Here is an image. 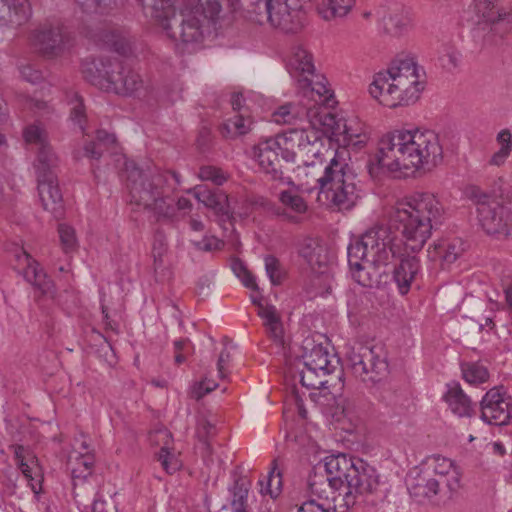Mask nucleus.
I'll use <instances>...</instances> for the list:
<instances>
[{
	"instance_id": "obj_55",
	"label": "nucleus",
	"mask_w": 512,
	"mask_h": 512,
	"mask_svg": "<svg viewBox=\"0 0 512 512\" xmlns=\"http://www.w3.org/2000/svg\"><path fill=\"white\" fill-rule=\"evenodd\" d=\"M218 387V383L214 380L204 377L203 380L196 382L192 387V397L196 400L201 399L206 394L212 392Z\"/></svg>"
},
{
	"instance_id": "obj_7",
	"label": "nucleus",
	"mask_w": 512,
	"mask_h": 512,
	"mask_svg": "<svg viewBox=\"0 0 512 512\" xmlns=\"http://www.w3.org/2000/svg\"><path fill=\"white\" fill-rule=\"evenodd\" d=\"M320 127L322 128L321 131L316 126L288 130L292 151H296V157H299V160L305 167L314 168L319 165L322 168L324 162H326V156L333 152L325 146L324 141L326 138L324 134H330L331 138L343 145H349L354 136L347 128L348 133L339 135L338 141L331 132L326 131L324 126Z\"/></svg>"
},
{
	"instance_id": "obj_54",
	"label": "nucleus",
	"mask_w": 512,
	"mask_h": 512,
	"mask_svg": "<svg viewBox=\"0 0 512 512\" xmlns=\"http://www.w3.org/2000/svg\"><path fill=\"white\" fill-rule=\"evenodd\" d=\"M71 120L77 124L82 132H85V122H86V114L85 107L82 102V99L75 94V104L71 108L70 112Z\"/></svg>"
},
{
	"instance_id": "obj_12",
	"label": "nucleus",
	"mask_w": 512,
	"mask_h": 512,
	"mask_svg": "<svg viewBox=\"0 0 512 512\" xmlns=\"http://www.w3.org/2000/svg\"><path fill=\"white\" fill-rule=\"evenodd\" d=\"M289 140V131H286L259 142L254 148V155L260 168L274 181L285 180L282 162L295 161L296 151H292Z\"/></svg>"
},
{
	"instance_id": "obj_33",
	"label": "nucleus",
	"mask_w": 512,
	"mask_h": 512,
	"mask_svg": "<svg viewBox=\"0 0 512 512\" xmlns=\"http://www.w3.org/2000/svg\"><path fill=\"white\" fill-rule=\"evenodd\" d=\"M477 8L483 19L491 25L504 24L508 28L512 27V7L506 8L492 0H482Z\"/></svg>"
},
{
	"instance_id": "obj_28",
	"label": "nucleus",
	"mask_w": 512,
	"mask_h": 512,
	"mask_svg": "<svg viewBox=\"0 0 512 512\" xmlns=\"http://www.w3.org/2000/svg\"><path fill=\"white\" fill-rule=\"evenodd\" d=\"M308 0H266L265 8L269 22L275 27L284 28L292 11L302 9Z\"/></svg>"
},
{
	"instance_id": "obj_51",
	"label": "nucleus",
	"mask_w": 512,
	"mask_h": 512,
	"mask_svg": "<svg viewBox=\"0 0 512 512\" xmlns=\"http://www.w3.org/2000/svg\"><path fill=\"white\" fill-rule=\"evenodd\" d=\"M23 137L27 143L36 144L39 147H42V145H48L45 130L36 124L27 126L23 131Z\"/></svg>"
},
{
	"instance_id": "obj_37",
	"label": "nucleus",
	"mask_w": 512,
	"mask_h": 512,
	"mask_svg": "<svg viewBox=\"0 0 512 512\" xmlns=\"http://www.w3.org/2000/svg\"><path fill=\"white\" fill-rule=\"evenodd\" d=\"M252 124L253 122L250 117H245L244 114L239 113L226 120L222 124L220 131L225 138L234 139L247 134L251 130Z\"/></svg>"
},
{
	"instance_id": "obj_42",
	"label": "nucleus",
	"mask_w": 512,
	"mask_h": 512,
	"mask_svg": "<svg viewBox=\"0 0 512 512\" xmlns=\"http://www.w3.org/2000/svg\"><path fill=\"white\" fill-rule=\"evenodd\" d=\"M232 494L231 507L233 512H246L248 487L245 482L238 478L230 488Z\"/></svg>"
},
{
	"instance_id": "obj_9",
	"label": "nucleus",
	"mask_w": 512,
	"mask_h": 512,
	"mask_svg": "<svg viewBox=\"0 0 512 512\" xmlns=\"http://www.w3.org/2000/svg\"><path fill=\"white\" fill-rule=\"evenodd\" d=\"M465 195L477 205L478 220L483 230L490 235H509L512 231V214L503 202L498 200L502 194L487 193L477 185H469Z\"/></svg>"
},
{
	"instance_id": "obj_14",
	"label": "nucleus",
	"mask_w": 512,
	"mask_h": 512,
	"mask_svg": "<svg viewBox=\"0 0 512 512\" xmlns=\"http://www.w3.org/2000/svg\"><path fill=\"white\" fill-rule=\"evenodd\" d=\"M16 270L30 283L39 296L54 299L56 289L53 281L48 277L39 262L28 254L23 248L14 251Z\"/></svg>"
},
{
	"instance_id": "obj_63",
	"label": "nucleus",
	"mask_w": 512,
	"mask_h": 512,
	"mask_svg": "<svg viewBox=\"0 0 512 512\" xmlns=\"http://www.w3.org/2000/svg\"><path fill=\"white\" fill-rule=\"evenodd\" d=\"M104 151L105 150L95 141H90L84 146V155L95 160H99L102 157Z\"/></svg>"
},
{
	"instance_id": "obj_36",
	"label": "nucleus",
	"mask_w": 512,
	"mask_h": 512,
	"mask_svg": "<svg viewBox=\"0 0 512 512\" xmlns=\"http://www.w3.org/2000/svg\"><path fill=\"white\" fill-rule=\"evenodd\" d=\"M496 143L499 149L492 154L489 164L501 167L512 153V132L508 128L500 130L496 135Z\"/></svg>"
},
{
	"instance_id": "obj_56",
	"label": "nucleus",
	"mask_w": 512,
	"mask_h": 512,
	"mask_svg": "<svg viewBox=\"0 0 512 512\" xmlns=\"http://www.w3.org/2000/svg\"><path fill=\"white\" fill-rule=\"evenodd\" d=\"M216 434V426L215 423L206 417H201L197 421V436L198 438L205 442L207 445V439Z\"/></svg>"
},
{
	"instance_id": "obj_2",
	"label": "nucleus",
	"mask_w": 512,
	"mask_h": 512,
	"mask_svg": "<svg viewBox=\"0 0 512 512\" xmlns=\"http://www.w3.org/2000/svg\"><path fill=\"white\" fill-rule=\"evenodd\" d=\"M376 160L381 168L406 176L438 166L443 148L432 130H394L380 138Z\"/></svg>"
},
{
	"instance_id": "obj_24",
	"label": "nucleus",
	"mask_w": 512,
	"mask_h": 512,
	"mask_svg": "<svg viewBox=\"0 0 512 512\" xmlns=\"http://www.w3.org/2000/svg\"><path fill=\"white\" fill-rule=\"evenodd\" d=\"M37 180L39 197L43 208L55 218L62 217L64 214L63 197L56 176L39 178Z\"/></svg>"
},
{
	"instance_id": "obj_3",
	"label": "nucleus",
	"mask_w": 512,
	"mask_h": 512,
	"mask_svg": "<svg viewBox=\"0 0 512 512\" xmlns=\"http://www.w3.org/2000/svg\"><path fill=\"white\" fill-rule=\"evenodd\" d=\"M223 2L232 11L239 7V0H153L152 17L173 41L196 44L203 39L199 16L214 21Z\"/></svg>"
},
{
	"instance_id": "obj_47",
	"label": "nucleus",
	"mask_w": 512,
	"mask_h": 512,
	"mask_svg": "<svg viewBox=\"0 0 512 512\" xmlns=\"http://www.w3.org/2000/svg\"><path fill=\"white\" fill-rule=\"evenodd\" d=\"M321 372L312 369L311 367H305L300 372V382L302 386L308 389H319L326 381L321 378Z\"/></svg>"
},
{
	"instance_id": "obj_57",
	"label": "nucleus",
	"mask_w": 512,
	"mask_h": 512,
	"mask_svg": "<svg viewBox=\"0 0 512 512\" xmlns=\"http://www.w3.org/2000/svg\"><path fill=\"white\" fill-rule=\"evenodd\" d=\"M258 315L263 319L264 326H269L270 324H282L281 317L276 307L273 305H260Z\"/></svg>"
},
{
	"instance_id": "obj_15",
	"label": "nucleus",
	"mask_w": 512,
	"mask_h": 512,
	"mask_svg": "<svg viewBox=\"0 0 512 512\" xmlns=\"http://www.w3.org/2000/svg\"><path fill=\"white\" fill-rule=\"evenodd\" d=\"M481 419L490 425H507L512 419L511 398L498 388L490 389L481 401Z\"/></svg>"
},
{
	"instance_id": "obj_52",
	"label": "nucleus",
	"mask_w": 512,
	"mask_h": 512,
	"mask_svg": "<svg viewBox=\"0 0 512 512\" xmlns=\"http://www.w3.org/2000/svg\"><path fill=\"white\" fill-rule=\"evenodd\" d=\"M465 248L460 239H454L443 247L442 258L447 263L455 262L464 252Z\"/></svg>"
},
{
	"instance_id": "obj_34",
	"label": "nucleus",
	"mask_w": 512,
	"mask_h": 512,
	"mask_svg": "<svg viewBox=\"0 0 512 512\" xmlns=\"http://www.w3.org/2000/svg\"><path fill=\"white\" fill-rule=\"evenodd\" d=\"M382 75L388 81L403 80L405 78L419 79L417 64L410 57L394 59L385 71H380L375 76Z\"/></svg>"
},
{
	"instance_id": "obj_49",
	"label": "nucleus",
	"mask_w": 512,
	"mask_h": 512,
	"mask_svg": "<svg viewBox=\"0 0 512 512\" xmlns=\"http://www.w3.org/2000/svg\"><path fill=\"white\" fill-rule=\"evenodd\" d=\"M20 101L26 108L34 111L42 117L48 116L54 112V108L48 102L43 100L34 99L29 96L21 95Z\"/></svg>"
},
{
	"instance_id": "obj_58",
	"label": "nucleus",
	"mask_w": 512,
	"mask_h": 512,
	"mask_svg": "<svg viewBox=\"0 0 512 512\" xmlns=\"http://www.w3.org/2000/svg\"><path fill=\"white\" fill-rule=\"evenodd\" d=\"M193 244L199 250L213 251L219 250L223 246V242L214 236L205 235L201 241H194Z\"/></svg>"
},
{
	"instance_id": "obj_41",
	"label": "nucleus",
	"mask_w": 512,
	"mask_h": 512,
	"mask_svg": "<svg viewBox=\"0 0 512 512\" xmlns=\"http://www.w3.org/2000/svg\"><path fill=\"white\" fill-rule=\"evenodd\" d=\"M463 378L470 384H481L488 380V369L478 362H467L461 365Z\"/></svg>"
},
{
	"instance_id": "obj_38",
	"label": "nucleus",
	"mask_w": 512,
	"mask_h": 512,
	"mask_svg": "<svg viewBox=\"0 0 512 512\" xmlns=\"http://www.w3.org/2000/svg\"><path fill=\"white\" fill-rule=\"evenodd\" d=\"M354 4L355 0H322L318 11L325 20H332L346 16Z\"/></svg>"
},
{
	"instance_id": "obj_30",
	"label": "nucleus",
	"mask_w": 512,
	"mask_h": 512,
	"mask_svg": "<svg viewBox=\"0 0 512 512\" xmlns=\"http://www.w3.org/2000/svg\"><path fill=\"white\" fill-rule=\"evenodd\" d=\"M279 201L282 207L276 208L274 213L292 223H298L299 215L304 214L308 209L304 198L290 190L281 191Z\"/></svg>"
},
{
	"instance_id": "obj_29",
	"label": "nucleus",
	"mask_w": 512,
	"mask_h": 512,
	"mask_svg": "<svg viewBox=\"0 0 512 512\" xmlns=\"http://www.w3.org/2000/svg\"><path fill=\"white\" fill-rule=\"evenodd\" d=\"M304 348L308 350L303 355L305 367H311L321 372L322 376L331 374L336 369L338 360H335V355L329 353L327 347L318 344L313 345L310 349L307 345Z\"/></svg>"
},
{
	"instance_id": "obj_46",
	"label": "nucleus",
	"mask_w": 512,
	"mask_h": 512,
	"mask_svg": "<svg viewBox=\"0 0 512 512\" xmlns=\"http://www.w3.org/2000/svg\"><path fill=\"white\" fill-rule=\"evenodd\" d=\"M198 175L202 181H211L218 186L223 185L228 178L227 174L221 168L211 165L202 166L199 169Z\"/></svg>"
},
{
	"instance_id": "obj_6",
	"label": "nucleus",
	"mask_w": 512,
	"mask_h": 512,
	"mask_svg": "<svg viewBox=\"0 0 512 512\" xmlns=\"http://www.w3.org/2000/svg\"><path fill=\"white\" fill-rule=\"evenodd\" d=\"M337 464H331L336 474L341 475L343 492H350L353 501L349 508L354 506L358 498L374 495L379 490L380 476L377 470L360 458L347 454H339Z\"/></svg>"
},
{
	"instance_id": "obj_11",
	"label": "nucleus",
	"mask_w": 512,
	"mask_h": 512,
	"mask_svg": "<svg viewBox=\"0 0 512 512\" xmlns=\"http://www.w3.org/2000/svg\"><path fill=\"white\" fill-rule=\"evenodd\" d=\"M423 89L424 83L419 79L405 78L388 81L382 75L374 76L369 92L380 104L396 108L416 103Z\"/></svg>"
},
{
	"instance_id": "obj_1",
	"label": "nucleus",
	"mask_w": 512,
	"mask_h": 512,
	"mask_svg": "<svg viewBox=\"0 0 512 512\" xmlns=\"http://www.w3.org/2000/svg\"><path fill=\"white\" fill-rule=\"evenodd\" d=\"M444 208L431 193L416 192L396 201L387 224H376L360 239L350 243L347 258L350 267L383 264L403 249L421 251L443 219Z\"/></svg>"
},
{
	"instance_id": "obj_31",
	"label": "nucleus",
	"mask_w": 512,
	"mask_h": 512,
	"mask_svg": "<svg viewBox=\"0 0 512 512\" xmlns=\"http://www.w3.org/2000/svg\"><path fill=\"white\" fill-rule=\"evenodd\" d=\"M192 192L200 203L213 210L215 214L229 217L228 197L224 192L221 190L212 191L203 185L194 187Z\"/></svg>"
},
{
	"instance_id": "obj_35",
	"label": "nucleus",
	"mask_w": 512,
	"mask_h": 512,
	"mask_svg": "<svg viewBox=\"0 0 512 512\" xmlns=\"http://www.w3.org/2000/svg\"><path fill=\"white\" fill-rule=\"evenodd\" d=\"M57 164L58 157L56 156V154L54 153L49 144L42 145V147H39L37 159L34 164L37 179L54 177V169L56 168Z\"/></svg>"
},
{
	"instance_id": "obj_21",
	"label": "nucleus",
	"mask_w": 512,
	"mask_h": 512,
	"mask_svg": "<svg viewBox=\"0 0 512 512\" xmlns=\"http://www.w3.org/2000/svg\"><path fill=\"white\" fill-rule=\"evenodd\" d=\"M33 48L45 57L58 55L63 48V31L60 26H43L31 38Z\"/></svg>"
},
{
	"instance_id": "obj_59",
	"label": "nucleus",
	"mask_w": 512,
	"mask_h": 512,
	"mask_svg": "<svg viewBox=\"0 0 512 512\" xmlns=\"http://www.w3.org/2000/svg\"><path fill=\"white\" fill-rule=\"evenodd\" d=\"M94 141L105 151L112 149L114 146H116L117 143L115 134L109 133L106 130H98L96 133V139Z\"/></svg>"
},
{
	"instance_id": "obj_19",
	"label": "nucleus",
	"mask_w": 512,
	"mask_h": 512,
	"mask_svg": "<svg viewBox=\"0 0 512 512\" xmlns=\"http://www.w3.org/2000/svg\"><path fill=\"white\" fill-rule=\"evenodd\" d=\"M14 453L16 464L25 476L32 491L38 494L41 491L43 475L41 467L33 452L23 445L14 444L10 446Z\"/></svg>"
},
{
	"instance_id": "obj_13",
	"label": "nucleus",
	"mask_w": 512,
	"mask_h": 512,
	"mask_svg": "<svg viewBox=\"0 0 512 512\" xmlns=\"http://www.w3.org/2000/svg\"><path fill=\"white\" fill-rule=\"evenodd\" d=\"M277 124H292L297 119L307 118L310 126H324L327 132H331L339 140V135L347 134V125L342 120H337L330 111H317L314 107L300 99L298 104L287 103L282 105L272 115Z\"/></svg>"
},
{
	"instance_id": "obj_25",
	"label": "nucleus",
	"mask_w": 512,
	"mask_h": 512,
	"mask_svg": "<svg viewBox=\"0 0 512 512\" xmlns=\"http://www.w3.org/2000/svg\"><path fill=\"white\" fill-rule=\"evenodd\" d=\"M112 64L114 59L110 58L85 59L81 64V71L88 82L106 91Z\"/></svg>"
},
{
	"instance_id": "obj_10",
	"label": "nucleus",
	"mask_w": 512,
	"mask_h": 512,
	"mask_svg": "<svg viewBox=\"0 0 512 512\" xmlns=\"http://www.w3.org/2000/svg\"><path fill=\"white\" fill-rule=\"evenodd\" d=\"M346 368L367 385H375L386 377L388 362L380 346L359 344L346 353Z\"/></svg>"
},
{
	"instance_id": "obj_5",
	"label": "nucleus",
	"mask_w": 512,
	"mask_h": 512,
	"mask_svg": "<svg viewBox=\"0 0 512 512\" xmlns=\"http://www.w3.org/2000/svg\"><path fill=\"white\" fill-rule=\"evenodd\" d=\"M316 184L319 193L324 194L339 211L352 209L360 198L357 175L338 151L333 152L322 173L316 178Z\"/></svg>"
},
{
	"instance_id": "obj_26",
	"label": "nucleus",
	"mask_w": 512,
	"mask_h": 512,
	"mask_svg": "<svg viewBox=\"0 0 512 512\" xmlns=\"http://www.w3.org/2000/svg\"><path fill=\"white\" fill-rule=\"evenodd\" d=\"M299 255L313 270H321L329 263L328 249L318 238H304L299 245ZM320 272L323 273V271Z\"/></svg>"
},
{
	"instance_id": "obj_45",
	"label": "nucleus",
	"mask_w": 512,
	"mask_h": 512,
	"mask_svg": "<svg viewBox=\"0 0 512 512\" xmlns=\"http://www.w3.org/2000/svg\"><path fill=\"white\" fill-rule=\"evenodd\" d=\"M167 252V240L163 233L157 232L154 236L152 246V256L154 260V269L157 270L163 266L164 256Z\"/></svg>"
},
{
	"instance_id": "obj_64",
	"label": "nucleus",
	"mask_w": 512,
	"mask_h": 512,
	"mask_svg": "<svg viewBox=\"0 0 512 512\" xmlns=\"http://www.w3.org/2000/svg\"><path fill=\"white\" fill-rule=\"evenodd\" d=\"M92 512H117V508L114 503H108L97 497L93 501Z\"/></svg>"
},
{
	"instance_id": "obj_22",
	"label": "nucleus",
	"mask_w": 512,
	"mask_h": 512,
	"mask_svg": "<svg viewBox=\"0 0 512 512\" xmlns=\"http://www.w3.org/2000/svg\"><path fill=\"white\" fill-rule=\"evenodd\" d=\"M406 485L410 496L418 503H423L438 494L444 495V492H447L435 477L422 471L416 472L415 476L410 474L406 479Z\"/></svg>"
},
{
	"instance_id": "obj_44",
	"label": "nucleus",
	"mask_w": 512,
	"mask_h": 512,
	"mask_svg": "<svg viewBox=\"0 0 512 512\" xmlns=\"http://www.w3.org/2000/svg\"><path fill=\"white\" fill-rule=\"evenodd\" d=\"M158 460L168 474H174L181 467V461L167 446H163L158 453Z\"/></svg>"
},
{
	"instance_id": "obj_50",
	"label": "nucleus",
	"mask_w": 512,
	"mask_h": 512,
	"mask_svg": "<svg viewBox=\"0 0 512 512\" xmlns=\"http://www.w3.org/2000/svg\"><path fill=\"white\" fill-rule=\"evenodd\" d=\"M266 273L272 284L278 285L282 282L284 272L279 260L273 255H267L264 258Z\"/></svg>"
},
{
	"instance_id": "obj_23",
	"label": "nucleus",
	"mask_w": 512,
	"mask_h": 512,
	"mask_svg": "<svg viewBox=\"0 0 512 512\" xmlns=\"http://www.w3.org/2000/svg\"><path fill=\"white\" fill-rule=\"evenodd\" d=\"M429 462L433 467L436 481L440 482V486L447 492H444V496L451 498L460 488V474L452 460L442 457L440 455H434L429 458Z\"/></svg>"
},
{
	"instance_id": "obj_60",
	"label": "nucleus",
	"mask_w": 512,
	"mask_h": 512,
	"mask_svg": "<svg viewBox=\"0 0 512 512\" xmlns=\"http://www.w3.org/2000/svg\"><path fill=\"white\" fill-rule=\"evenodd\" d=\"M20 73L25 81L32 84H37L43 80L42 72L31 65L21 67Z\"/></svg>"
},
{
	"instance_id": "obj_32",
	"label": "nucleus",
	"mask_w": 512,
	"mask_h": 512,
	"mask_svg": "<svg viewBox=\"0 0 512 512\" xmlns=\"http://www.w3.org/2000/svg\"><path fill=\"white\" fill-rule=\"evenodd\" d=\"M444 400L451 411L459 417H470L474 411L470 398L464 393L459 383L447 385Z\"/></svg>"
},
{
	"instance_id": "obj_39",
	"label": "nucleus",
	"mask_w": 512,
	"mask_h": 512,
	"mask_svg": "<svg viewBox=\"0 0 512 512\" xmlns=\"http://www.w3.org/2000/svg\"><path fill=\"white\" fill-rule=\"evenodd\" d=\"M94 456L91 453H79L75 458L69 457L68 466L71 470L74 485L76 480H85L92 473Z\"/></svg>"
},
{
	"instance_id": "obj_17",
	"label": "nucleus",
	"mask_w": 512,
	"mask_h": 512,
	"mask_svg": "<svg viewBox=\"0 0 512 512\" xmlns=\"http://www.w3.org/2000/svg\"><path fill=\"white\" fill-rule=\"evenodd\" d=\"M317 80H313L308 76L298 80L301 88V99L311 105L317 111H329L328 107L332 106L333 96L331 90L327 87L326 79L322 76H315Z\"/></svg>"
},
{
	"instance_id": "obj_43",
	"label": "nucleus",
	"mask_w": 512,
	"mask_h": 512,
	"mask_svg": "<svg viewBox=\"0 0 512 512\" xmlns=\"http://www.w3.org/2000/svg\"><path fill=\"white\" fill-rule=\"evenodd\" d=\"M260 485L262 494H268L272 498H276L279 495L282 487V474L276 466H273L269 472L266 486H263L262 481H260Z\"/></svg>"
},
{
	"instance_id": "obj_20",
	"label": "nucleus",
	"mask_w": 512,
	"mask_h": 512,
	"mask_svg": "<svg viewBox=\"0 0 512 512\" xmlns=\"http://www.w3.org/2000/svg\"><path fill=\"white\" fill-rule=\"evenodd\" d=\"M418 252L403 249L399 255L391 257V260L394 258L400 260L399 264L394 268L393 281L401 295L409 292L411 284L419 271V260L416 257Z\"/></svg>"
},
{
	"instance_id": "obj_62",
	"label": "nucleus",
	"mask_w": 512,
	"mask_h": 512,
	"mask_svg": "<svg viewBox=\"0 0 512 512\" xmlns=\"http://www.w3.org/2000/svg\"><path fill=\"white\" fill-rule=\"evenodd\" d=\"M330 508V505L326 507L325 503H319L315 499H311L302 503L298 512H327Z\"/></svg>"
},
{
	"instance_id": "obj_27",
	"label": "nucleus",
	"mask_w": 512,
	"mask_h": 512,
	"mask_svg": "<svg viewBox=\"0 0 512 512\" xmlns=\"http://www.w3.org/2000/svg\"><path fill=\"white\" fill-rule=\"evenodd\" d=\"M31 16L28 0H0V26H19Z\"/></svg>"
},
{
	"instance_id": "obj_53",
	"label": "nucleus",
	"mask_w": 512,
	"mask_h": 512,
	"mask_svg": "<svg viewBox=\"0 0 512 512\" xmlns=\"http://www.w3.org/2000/svg\"><path fill=\"white\" fill-rule=\"evenodd\" d=\"M368 264H360L359 267H350L353 279L363 287H372L375 283L371 273L367 271Z\"/></svg>"
},
{
	"instance_id": "obj_61",
	"label": "nucleus",
	"mask_w": 512,
	"mask_h": 512,
	"mask_svg": "<svg viewBox=\"0 0 512 512\" xmlns=\"http://www.w3.org/2000/svg\"><path fill=\"white\" fill-rule=\"evenodd\" d=\"M240 267L242 272H243V275H241V281L242 283L244 284V286H246L247 288H250V289H257V284L255 282V278L254 276L246 269V267L243 265V263L241 261H236L233 263V270L234 272H237V267Z\"/></svg>"
},
{
	"instance_id": "obj_18",
	"label": "nucleus",
	"mask_w": 512,
	"mask_h": 512,
	"mask_svg": "<svg viewBox=\"0 0 512 512\" xmlns=\"http://www.w3.org/2000/svg\"><path fill=\"white\" fill-rule=\"evenodd\" d=\"M381 19L385 33L392 37L404 35L412 26L409 11L399 2L391 1L383 6Z\"/></svg>"
},
{
	"instance_id": "obj_4",
	"label": "nucleus",
	"mask_w": 512,
	"mask_h": 512,
	"mask_svg": "<svg viewBox=\"0 0 512 512\" xmlns=\"http://www.w3.org/2000/svg\"><path fill=\"white\" fill-rule=\"evenodd\" d=\"M130 201L152 213L157 221L172 220L176 208L172 194L180 186L175 171L142 170L133 162L125 164Z\"/></svg>"
},
{
	"instance_id": "obj_40",
	"label": "nucleus",
	"mask_w": 512,
	"mask_h": 512,
	"mask_svg": "<svg viewBox=\"0 0 512 512\" xmlns=\"http://www.w3.org/2000/svg\"><path fill=\"white\" fill-rule=\"evenodd\" d=\"M289 66L291 69L300 72L303 77L306 76V74L314 76L315 67L312 54L301 46L293 48Z\"/></svg>"
},
{
	"instance_id": "obj_8",
	"label": "nucleus",
	"mask_w": 512,
	"mask_h": 512,
	"mask_svg": "<svg viewBox=\"0 0 512 512\" xmlns=\"http://www.w3.org/2000/svg\"><path fill=\"white\" fill-rule=\"evenodd\" d=\"M338 459L339 454L330 455L315 465L308 476V488L319 500L332 502L335 512H347L353 498L349 495L350 492H343L341 475L336 474L330 467L332 463L337 464Z\"/></svg>"
},
{
	"instance_id": "obj_48",
	"label": "nucleus",
	"mask_w": 512,
	"mask_h": 512,
	"mask_svg": "<svg viewBox=\"0 0 512 512\" xmlns=\"http://www.w3.org/2000/svg\"><path fill=\"white\" fill-rule=\"evenodd\" d=\"M58 233L63 250L66 253L74 251L77 247V239L74 228L67 224H59Z\"/></svg>"
},
{
	"instance_id": "obj_16",
	"label": "nucleus",
	"mask_w": 512,
	"mask_h": 512,
	"mask_svg": "<svg viewBox=\"0 0 512 512\" xmlns=\"http://www.w3.org/2000/svg\"><path fill=\"white\" fill-rule=\"evenodd\" d=\"M106 91L120 95H133L143 87L141 76L123 61L114 59Z\"/></svg>"
}]
</instances>
